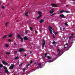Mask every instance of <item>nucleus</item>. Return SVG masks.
I'll use <instances>...</instances> for the list:
<instances>
[{"label":"nucleus","mask_w":75,"mask_h":75,"mask_svg":"<svg viewBox=\"0 0 75 75\" xmlns=\"http://www.w3.org/2000/svg\"><path fill=\"white\" fill-rule=\"evenodd\" d=\"M49 30L50 31V33H51V34H52V30H53V29H52V27L51 26H49Z\"/></svg>","instance_id":"f257e3e1"},{"label":"nucleus","mask_w":75,"mask_h":75,"mask_svg":"<svg viewBox=\"0 0 75 75\" xmlns=\"http://www.w3.org/2000/svg\"><path fill=\"white\" fill-rule=\"evenodd\" d=\"M14 66H15V65L13 64H12L11 65V66L9 67V69H14Z\"/></svg>","instance_id":"f03ea898"},{"label":"nucleus","mask_w":75,"mask_h":75,"mask_svg":"<svg viewBox=\"0 0 75 75\" xmlns=\"http://www.w3.org/2000/svg\"><path fill=\"white\" fill-rule=\"evenodd\" d=\"M57 52V55H58V56H60V55H59V54H60V53H61V52L60 51V50L59 49H58Z\"/></svg>","instance_id":"7ed1b4c3"},{"label":"nucleus","mask_w":75,"mask_h":75,"mask_svg":"<svg viewBox=\"0 0 75 75\" xmlns=\"http://www.w3.org/2000/svg\"><path fill=\"white\" fill-rule=\"evenodd\" d=\"M54 11H55V10H54V8H52V10L50 11V14H52Z\"/></svg>","instance_id":"20e7f679"},{"label":"nucleus","mask_w":75,"mask_h":75,"mask_svg":"<svg viewBox=\"0 0 75 75\" xmlns=\"http://www.w3.org/2000/svg\"><path fill=\"white\" fill-rule=\"evenodd\" d=\"M2 63L4 64V65H7L8 64V63L4 61H2Z\"/></svg>","instance_id":"39448f33"},{"label":"nucleus","mask_w":75,"mask_h":75,"mask_svg":"<svg viewBox=\"0 0 75 75\" xmlns=\"http://www.w3.org/2000/svg\"><path fill=\"white\" fill-rule=\"evenodd\" d=\"M51 5L52 7H57V5L56 4H52Z\"/></svg>","instance_id":"423d86ee"},{"label":"nucleus","mask_w":75,"mask_h":75,"mask_svg":"<svg viewBox=\"0 0 75 75\" xmlns=\"http://www.w3.org/2000/svg\"><path fill=\"white\" fill-rule=\"evenodd\" d=\"M60 17H61L62 18H65V16L63 14H61L60 15Z\"/></svg>","instance_id":"0eeeda50"},{"label":"nucleus","mask_w":75,"mask_h":75,"mask_svg":"<svg viewBox=\"0 0 75 75\" xmlns=\"http://www.w3.org/2000/svg\"><path fill=\"white\" fill-rule=\"evenodd\" d=\"M45 44V40H43V43L42 44V47L43 48H44V47Z\"/></svg>","instance_id":"6e6552de"},{"label":"nucleus","mask_w":75,"mask_h":75,"mask_svg":"<svg viewBox=\"0 0 75 75\" xmlns=\"http://www.w3.org/2000/svg\"><path fill=\"white\" fill-rule=\"evenodd\" d=\"M24 51V50L22 48H21L20 49V50H19V51L20 52H21L22 51Z\"/></svg>","instance_id":"1a4fd4ad"},{"label":"nucleus","mask_w":75,"mask_h":75,"mask_svg":"<svg viewBox=\"0 0 75 75\" xmlns=\"http://www.w3.org/2000/svg\"><path fill=\"white\" fill-rule=\"evenodd\" d=\"M5 73H6V74H9V71L8 70H6L4 71Z\"/></svg>","instance_id":"9d476101"},{"label":"nucleus","mask_w":75,"mask_h":75,"mask_svg":"<svg viewBox=\"0 0 75 75\" xmlns=\"http://www.w3.org/2000/svg\"><path fill=\"white\" fill-rule=\"evenodd\" d=\"M23 39L24 40H28V39L25 36L23 38Z\"/></svg>","instance_id":"9b49d317"},{"label":"nucleus","mask_w":75,"mask_h":75,"mask_svg":"<svg viewBox=\"0 0 75 75\" xmlns=\"http://www.w3.org/2000/svg\"><path fill=\"white\" fill-rule=\"evenodd\" d=\"M44 20H43V19H41V20L39 22L40 23H43V22H44Z\"/></svg>","instance_id":"f8f14e48"},{"label":"nucleus","mask_w":75,"mask_h":75,"mask_svg":"<svg viewBox=\"0 0 75 75\" xmlns=\"http://www.w3.org/2000/svg\"><path fill=\"white\" fill-rule=\"evenodd\" d=\"M71 45H70L69 46V47H68V49H66V51H68V50H69L70 48H71Z\"/></svg>","instance_id":"ddd939ff"},{"label":"nucleus","mask_w":75,"mask_h":75,"mask_svg":"<svg viewBox=\"0 0 75 75\" xmlns=\"http://www.w3.org/2000/svg\"><path fill=\"white\" fill-rule=\"evenodd\" d=\"M21 36L20 35L18 34L17 35V37H18V38H21Z\"/></svg>","instance_id":"4468645a"},{"label":"nucleus","mask_w":75,"mask_h":75,"mask_svg":"<svg viewBox=\"0 0 75 75\" xmlns=\"http://www.w3.org/2000/svg\"><path fill=\"white\" fill-rule=\"evenodd\" d=\"M20 38V39H21V41H22V42H23V38Z\"/></svg>","instance_id":"2eb2a0df"},{"label":"nucleus","mask_w":75,"mask_h":75,"mask_svg":"<svg viewBox=\"0 0 75 75\" xmlns=\"http://www.w3.org/2000/svg\"><path fill=\"white\" fill-rule=\"evenodd\" d=\"M47 59H51V57H50V56H47Z\"/></svg>","instance_id":"dca6fc26"},{"label":"nucleus","mask_w":75,"mask_h":75,"mask_svg":"<svg viewBox=\"0 0 75 75\" xmlns=\"http://www.w3.org/2000/svg\"><path fill=\"white\" fill-rule=\"evenodd\" d=\"M42 15H40L39 16H38L37 18V19H39V18H41V17Z\"/></svg>","instance_id":"f3484780"},{"label":"nucleus","mask_w":75,"mask_h":75,"mask_svg":"<svg viewBox=\"0 0 75 75\" xmlns=\"http://www.w3.org/2000/svg\"><path fill=\"white\" fill-rule=\"evenodd\" d=\"M5 54H7V55H10V52H6Z\"/></svg>","instance_id":"a211bd4d"},{"label":"nucleus","mask_w":75,"mask_h":75,"mask_svg":"<svg viewBox=\"0 0 75 75\" xmlns=\"http://www.w3.org/2000/svg\"><path fill=\"white\" fill-rule=\"evenodd\" d=\"M18 58H19V57H18V56H17L15 58V60L18 59Z\"/></svg>","instance_id":"6ab92c4d"},{"label":"nucleus","mask_w":75,"mask_h":75,"mask_svg":"<svg viewBox=\"0 0 75 75\" xmlns=\"http://www.w3.org/2000/svg\"><path fill=\"white\" fill-rule=\"evenodd\" d=\"M3 68L5 70H6L7 69V68L5 66Z\"/></svg>","instance_id":"aec40b11"},{"label":"nucleus","mask_w":75,"mask_h":75,"mask_svg":"<svg viewBox=\"0 0 75 75\" xmlns=\"http://www.w3.org/2000/svg\"><path fill=\"white\" fill-rule=\"evenodd\" d=\"M28 12H26V13H25V16H28Z\"/></svg>","instance_id":"412c9836"},{"label":"nucleus","mask_w":75,"mask_h":75,"mask_svg":"<svg viewBox=\"0 0 75 75\" xmlns=\"http://www.w3.org/2000/svg\"><path fill=\"white\" fill-rule=\"evenodd\" d=\"M3 67V65L2 64H0V68H2Z\"/></svg>","instance_id":"4be33fe9"},{"label":"nucleus","mask_w":75,"mask_h":75,"mask_svg":"<svg viewBox=\"0 0 75 75\" xmlns=\"http://www.w3.org/2000/svg\"><path fill=\"white\" fill-rule=\"evenodd\" d=\"M65 25L66 26H68V23H67V22H66L65 23Z\"/></svg>","instance_id":"5701e85b"},{"label":"nucleus","mask_w":75,"mask_h":75,"mask_svg":"<svg viewBox=\"0 0 75 75\" xmlns=\"http://www.w3.org/2000/svg\"><path fill=\"white\" fill-rule=\"evenodd\" d=\"M30 30H31V31H33V28H32L31 27H30Z\"/></svg>","instance_id":"b1692460"},{"label":"nucleus","mask_w":75,"mask_h":75,"mask_svg":"<svg viewBox=\"0 0 75 75\" xmlns=\"http://www.w3.org/2000/svg\"><path fill=\"white\" fill-rule=\"evenodd\" d=\"M7 35H6V36H3V38H6V37H7Z\"/></svg>","instance_id":"393cba45"},{"label":"nucleus","mask_w":75,"mask_h":75,"mask_svg":"<svg viewBox=\"0 0 75 75\" xmlns=\"http://www.w3.org/2000/svg\"><path fill=\"white\" fill-rule=\"evenodd\" d=\"M64 10H62V11H60V13H62V12H64Z\"/></svg>","instance_id":"a878e982"},{"label":"nucleus","mask_w":75,"mask_h":75,"mask_svg":"<svg viewBox=\"0 0 75 75\" xmlns=\"http://www.w3.org/2000/svg\"><path fill=\"white\" fill-rule=\"evenodd\" d=\"M23 63H21L19 65V67H21L23 65Z\"/></svg>","instance_id":"bb28decb"},{"label":"nucleus","mask_w":75,"mask_h":75,"mask_svg":"<svg viewBox=\"0 0 75 75\" xmlns=\"http://www.w3.org/2000/svg\"><path fill=\"white\" fill-rule=\"evenodd\" d=\"M55 43H56V42H55V41H54L52 42V44H55Z\"/></svg>","instance_id":"cd10ccee"},{"label":"nucleus","mask_w":75,"mask_h":75,"mask_svg":"<svg viewBox=\"0 0 75 75\" xmlns=\"http://www.w3.org/2000/svg\"><path fill=\"white\" fill-rule=\"evenodd\" d=\"M28 33V30H26L25 32V34H27V33Z\"/></svg>","instance_id":"c85d7f7f"},{"label":"nucleus","mask_w":75,"mask_h":75,"mask_svg":"<svg viewBox=\"0 0 75 75\" xmlns=\"http://www.w3.org/2000/svg\"><path fill=\"white\" fill-rule=\"evenodd\" d=\"M64 12L65 13H69V11H64Z\"/></svg>","instance_id":"c756f323"},{"label":"nucleus","mask_w":75,"mask_h":75,"mask_svg":"<svg viewBox=\"0 0 75 75\" xmlns=\"http://www.w3.org/2000/svg\"><path fill=\"white\" fill-rule=\"evenodd\" d=\"M38 13L39 14V15H40V14H41V12H38Z\"/></svg>","instance_id":"7c9ffc66"},{"label":"nucleus","mask_w":75,"mask_h":75,"mask_svg":"<svg viewBox=\"0 0 75 75\" xmlns=\"http://www.w3.org/2000/svg\"><path fill=\"white\" fill-rule=\"evenodd\" d=\"M38 65L39 66H41V63H39L38 64Z\"/></svg>","instance_id":"2f4dec72"},{"label":"nucleus","mask_w":75,"mask_h":75,"mask_svg":"<svg viewBox=\"0 0 75 75\" xmlns=\"http://www.w3.org/2000/svg\"><path fill=\"white\" fill-rule=\"evenodd\" d=\"M11 36H12V35L11 34L9 35V37H11Z\"/></svg>","instance_id":"473e14b6"},{"label":"nucleus","mask_w":75,"mask_h":75,"mask_svg":"<svg viewBox=\"0 0 75 75\" xmlns=\"http://www.w3.org/2000/svg\"><path fill=\"white\" fill-rule=\"evenodd\" d=\"M1 8H2V9H4V6H2L1 7Z\"/></svg>","instance_id":"72a5a7b5"},{"label":"nucleus","mask_w":75,"mask_h":75,"mask_svg":"<svg viewBox=\"0 0 75 75\" xmlns=\"http://www.w3.org/2000/svg\"><path fill=\"white\" fill-rule=\"evenodd\" d=\"M5 46H6V47H8V45L7 44H6L5 45Z\"/></svg>","instance_id":"f704fd0d"},{"label":"nucleus","mask_w":75,"mask_h":75,"mask_svg":"<svg viewBox=\"0 0 75 75\" xmlns=\"http://www.w3.org/2000/svg\"><path fill=\"white\" fill-rule=\"evenodd\" d=\"M35 33L36 34H38V32L36 30L35 31Z\"/></svg>","instance_id":"c9c22d12"},{"label":"nucleus","mask_w":75,"mask_h":75,"mask_svg":"<svg viewBox=\"0 0 75 75\" xmlns=\"http://www.w3.org/2000/svg\"><path fill=\"white\" fill-rule=\"evenodd\" d=\"M64 49H65L66 48H67V47L65 46V45H64Z\"/></svg>","instance_id":"e433bc0d"},{"label":"nucleus","mask_w":75,"mask_h":75,"mask_svg":"<svg viewBox=\"0 0 75 75\" xmlns=\"http://www.w3.org/2000/svg\"><path fill=\"white\" fill-rule=\"evenodd\" d=\"M6 24L5 25H6V26H7V24H8V23L6 22Z\"/></svg>","instance_id":"4c0bfd02"},{"label":"nucleus","mask_w":75,"mask_h":75,"mask_svg":"<svg viewBox=\"0 0 75 75\" xmlns=\"http://www.w3.org/2000/svg\"><path fill=\"white\" fill-rule=\"evenodd\" d=\"M52 61L51 60H49L48 61V62H51Z\"/></svg>","instance_id":"58836bf2"},{"label":"nucleus","mask_w":75,"mask_h":75,"mask_svg":"<svg viewBox=\"0 0 75 75\" xmlns=\"http://www.w3.org/2000/svg\"><path fill=\"white\" fill-rule=\"evenodd\" d=\"M8 41H9V42H10L11 41V40H10V39H8Z\"/></svg>","instance_id":"ea45409f"},{"label":"nucleus","mask_w":75,"mask_h":75,"mask_svg":"<svg viewBox=\"0 0 75 75\" xmlns=\"http://www.w3.org/2000/svg\"><path fill=\"white\" fill-rule=\"evenodd\" d=\"M32 62H33V61L31 60L30 62V63L31 64V63H32Z\"/></svg>","instance_id":"a19ab883"},{"label":"nucleus","mask_w":75,"mask_h":75,"mask_svg":"<svg viewBox=\"0 0 75 75\" xmlns=\"http://www.w3.org/2000/svg\"><path fill=\"white\" fill-rule=\"evenodd\" d=\"M47 54H47V53H46L45 54V55L46 56V55H47Z\"/></svg>","instance_id":"79ce46f5"},{"label":"nucleus","mask_w":75,"mask_h":75,"mask_svg":"<svg viewBox=\"0 0 75 75\" xmlns=\"http://www.w3.org/2000/svg\"><path fill=\"white\" fill-rule=\"evenodd\" d=\"M54 14H55V13L53 14L50 15V16H54Z\"/></svg>","instance_id":"37998d69"},{"label":"nucleus","mask_w":75,"mask_h":75,"mask_svg":"<svg viewBox=\"0 0 75 75\" xmlns=\"http://www.w3.org/2000/svg\"><path fill=\"white\" fill-rule=\"evenodd\" d=\"M15 53H17V50H16V51H15Z\"/></svg>","instance_id":"c03bdc74"},{"label":"nucleus","mask_w":75,"mask_h":75,"mask_svg":"<svg viewBox=\"0 0 75 75\" xmlns=\"http://www.w3.org/2000/svg\"><path fill=\"white\" fill-rule=\"evenodd\" d=\"M24 56V57H26L27 56V54H25Z\"/></svg>","instance_id":"a18cd8bd"},{"label":"nucleus","mask_w":75,"mask_h":75,"mask_svg":"<svg viewBox=\"0 0 75 75\" xmlns=\"http://www.w3.org/2000/svg\"><path fill=\"white\" fill-rule=\"evenodd\" d=\"M74 35V34H71V36H73V35Z\"/></svg>","instance_id":"49530a36"},{"label":"nucleus","mask_w":75,"mask_h":75,"mask_svg":"<svg viewBox=\"0 0 75 75\" xmlns=\"http://www.w3.org/2000/svg\"><path fill=\"white\" fill-rule=\"evenodd\" d=\"M25 71V69H23V72H24Z\"/></svg>","instance_id":"de8ad7c7"},{"label":"nucleus","mask_w":75,"mask_h":75,"mask_svg":"<svg viewBox=\"0 0 75 75\" xmlns=\"http://www.w3.org/2000/svg\"><path fill=\"white\" fill-rule=\"evenodd\" d=\"M30 65L29 64H28L27 66V67H28V66H30Z\"/></svg>","instance_id":"09e8293b"},{"label":"nucleus","mask_w":75,"mask_h":75,"mask_svg":"<svg viewBox=\"0 0 75 75\" xmlns=\"http://www.w3.org/2000/svg\"><path fill=\"white\" fill-rule=\"evenodd\" d=\"M14 45H16L17 44H16V43H14Z\"/></svg>","instance_id":"8fccbe9b"},{"label":"nucleus","mask_w":75,"mask_h":75,"mask_svg":"<svg viewBox=\"0 0 75 75\" xmlns=\"http://www.w3.org/2000/svg\"><path fill=\"white\" fill-rule=\"evenodd\" d=\"M57 32H55L54 33V34L55 35V34H57Z\"/></svg>","instance_id":"3c124183"},{"label":"nucleus","mask_w":75,"mask_h":75,"mask_svg":"<svg viewBox=\"0 0 75 75\" xmlns=\"http://www.w3.org/2000/svg\"><path fill=\"white\" fill-rule=\"evenodd\" d=\"M30 54H31V53H32V51H30Z\"/></svg>","instance_id":"603ef678"},{"label":"nucleus","mask_w":75,"mask_h":75,"mask_svg":"<svg viewBox=\"0 0 75 75\" xmlns=\"http://www.w3.org/2000/svg\"><path fill=\"white\" fill-rule=\"evenodd\" d=\"M69 39H71V36L69 37Z\"/></svg>","instance_id":"864d4df0"},{"label":"nucleus","mask_w":75,"mask_h":75,"mask_svg":"<svg viewBox=\"0 0 75 75\" xmlns=\"http://www.w3.org/2000/svg\"><path fill=\"white\" fill-rule=\"evenodd\" d=\"M63 29V31H65V28L64 27Z\"/></svg>","instance_id":"5fc2aeb1"},{"label":"nucleus","mask_w":75,"mask_h":75,"mask_svg":"<svg viewBox=\"0 0 75 75\" xmlns=\"http://www.w3.org/2000/svg\"><path fill=\"white\" fill-rule=\"evenodd\" d=\"M22 75H24V73H22Z\"/></svg>","instance_id":"6e6d98bb"},{"label":"nucleus","mask_w":75,"mask_h":75,"mask_svg":"<svg viewBox=\"0 0 75 75\" xmlns=\"http://www.w3.org/2000/svg\"><path fill=\"white\" fill-rule=\"evenodd\" d=\"M63 54H64V52H62L61 55Z\"/></svg>","instance_id":"4d7b16f0"},{"label":"nucleus","mask_w":75,"mask_h":75,"mask_svg":"<svg viewBox=\"0 0 75 75\" xmlns=\"http://www.w3.org/2000/svg\"><path fill=\"white\" fill-rule=\"evenodd\" d=\"M68 6H69V5H66V7H68Z\"/></svg>","instance_id":"13d9d810"},{"label":"nucleus","mask_w":75,"mask_h":75,"mask_svg":"<svg viewBox=\"0 0 75 75\" xmlns=\"http://www.w3.org/2000/svg\"><path fill=\"white\" fill-rule=\"evenodd\" d=\"M73 1H75V0H72Z\"/></svg>","instance_id":"bf43d9fd"},{"label":"nucleus","mask_w":75,"mask_h":75,"mask_svg":"<svg viewBox=\"0 0 75 75\" xmlns=\"http://www.w3.org/2000/svg\"><path fill=\"white\" fill-rule=\"evenodd\" d=\"M66 45H68V44H65Z\"/></svg>","instance_id":"052dcab7"},{"label":"nucleus","mask_w":75,"mask_h":75,"mask_svg":"<svg viewBox=\"0 0 75 75\" xmlns=\"http://www.w3.org/2000/svg\"><path fill=\"white\" fill-rule=\"evenodd\" d=\"M53 37L54 38H55V37H54V36H53Z\"/></svg>","instance_id":"680f3d73"},{"label":"nucleus","mask_w":75,"mask_h":75,"mask_svg":"<svg viewBox=\"0 0 75 75\" xmlns=\"http://www.w3.org/2000/svg\"><path fill=\"white\" fill-rule=\"evenodd\" d=\"M46 57V56H45H45H44V58H45Z\"/></svg>","instance_id":"e2e57ef3"},{"label":"nucleus","mask_w":75,"mask_h":75,"mask_svg":"<svg viewBox=\"0 0 75 75\" xmlns=\"http://www.w3.org/2000/svg\"><path fill=\"white\" fill-rule=\"evenodd\" d=\"M39 68H42V67H39Z\"/></svg>","instance_id":"0e129e2a"},{"label":"nucleus","mask_w":75,"mask_h":75,"mask_svg":"<svg viewBox=\"0 0 75 75\" xmlns=\"http://www.w3.org/2000/svg\"><path fill=\"white\" fill-rule=\"evenodd\" d=\"M71 38H73V36H71Z\"/></svg>","instance_id":"69168bd1"},{"label":"nucleus","mask_w":75,"mask_h":75,"mask_svg":"<svg viewBox=\"0 0 75 75\" xmlns=\"http://www.w3.org/2000/svg\"><path fill=\"white\" fill-rule=\"evenodd\" d=\"M39 67L38 66V67H36V68H38Z\"/></svg>","instance_id":"338daca9"},{"label":"nucleus","mask_w":75,"mask_h":75,"mask_svg":"<svg viewBox=\"0 0 75 75\" xmlns=\"http://www.w3.org/2000/svg\"><path fill=\"white\" fill-rule=\"evenodd\" d=\"M32 70V71H34V69H33Z\"/></svg>","instance_id":"774afa93"}]
</instances>
